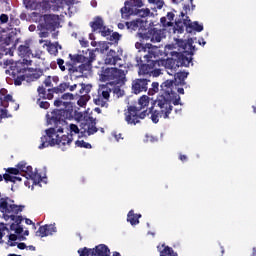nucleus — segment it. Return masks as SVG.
Masks as SVG:
<instances>
[{"label": "nucleus", "mask_w": 256, "mask_h": 256, "mask_svg": "<svg viewBox=\"0 0 256 256\" xmlns=\"http://www.w3.org/2000/svg\"><path fill=\"white\" fill-rule=\"evenodd\" d=\"M69 89V84L63 82L59 86L49 88L48 90L45 88V86L41 85L37 88V93L42 99L44 100H51L53 99V94H59V93H65Z\"/></svg>", "instance_id": "obj_11"}, {"label": "nucleus", "mask_w": 256, "mask_h": 256, "mask_svg": "<svg viewBox=\"0 0 256 256\" xmlns=\"http://www.w3.org/2000/svg\"><path fill=\"white\" fill-rule=\"evenodd\" d=\"M100 81L103 83L111 81L110 83L119 85V83H123V81H125V71L118 68L102 69L100 73Z\"/></svg>", "instance_id": "obj_10"}, {"label": "nucleus", "mask_w": 256, "mask_h": 256, "mask_svg": "<svg viewBox=\"0 0 256 256\" xmlns=\"http://www.w3.org/2000/svg\"><path fill=\"white\" fill-rule=\"evenodd\" d=\"M79 256H111V250L105 244H99L95 248L84 247L78 250Z\"/></svg>", "instance_id": "obj_12"}, {"label": "nucleus", "mask_w": 256, "mask_h": 256, "mask_svg": "<svg viewBox=\"0 0 256 256\" xmlns=\"http://www.w3.org/2000/svg\"><path fill=\"white\" fill-rule=\"evenodd\" d=\"M91 69L90 64H80L79 66L69 65L68 73L70 77L77 79L79 77H83V73H85V71H91Z\"/></svg>", "instance_id": "obj_16"}, {"label": "nucleus", "mask_w": 256, "mask_h": 256, "mask_svg": "<svg viewBox=\"0 0 256 256\" xmlns=\"http://www.w3.org/2000/svg\"><path fill=\"white\" fill-rule=\"evenodd\" d=\"M7 117V110L1 109L0 110V119H5Z\"/></svg>", "instance_id": "obj_63"}, {"label": "nucleus", "mask_w": 256, "mask_h": 256, "mask_svg": "<svg viewBox=\"0 0 256 256\" xmlns=\"http://www.w3.org/2000/svg\"><path fill=\"white\" fill-rule=\"evenodd\" d=\"M149 105V96L143 95L138 100V106L141 108V111H143L144 107H147Z\"/></svg>", "instance_id": "obj_34"}, {"label": "nucleus", "mask_w": 256, "mask_h": 256, "mask_svg": "<svg viewBox=\"0 0 256 256\" xmlns=\"http://www.w3.org/2000/svg\"><path fill=\"white\" fill-rule=\"evenodd\" d=\"M135 14H136L138 17L145 18V17H149V15H151V10H150L149 8H145V9H136V10H135Z\"/></svg>", "instance_id": "obj_36"}, {"label": "nucleus", "mask_w": 256, "mask_h": 256, "mask_svg": "<svg viewBox=\"0 0 256 256\" xmlns=\"http://www.w3.org/2000/svg\"><path fill=\"white\" fill-rule=\"evenodd\" d=\"M61 99H64L66 101L69 99V101H71V99H73V94L65 93V94L62 95Z\"/></svg>", "instance_id": "obj_60"}, {"label": "nucleus", "mask_w": 256, "mask_h": 256, "mask_svg": "<svg viewBox=\"0 0 256 256\" xmlns=\"http://www.w3.org/2000/svg\"><path fill=\"white\" fill-rule=\"evenodd\" d=\"M24 62H11V60H4V67H9L10 70H6V75H10L14 81V85H22L25 81V73L27 71V65H31L32 61L23 59Z\"/></svg>", "instance_id": "obj_3"}, {"label": "nucleus", "mask_w": 256, "mask_h": 256, "mask_svg": "<svg viewBox=\"0 0 256 256\" xmlns=\"http://www.w3.org/2000/svg\"><path fill=\"white\" fill-rule=\"evenodd\" d=\"M10 229H11V231H14L16 233V235H21V233H23V226H21V225L17 226L15 224H11Z\"/></svg>", "instance_id": "obj_43"}, {"label": "nucleus", "mask_w": 256, "mask_h": 256, "mask_svg": "<svg viewBox=\"0 0 256 256\" xmlns=\"http://www.w3.org/2000/svg\"><path fill=\"white\" fill-rule=\"evenodd\" d=\"M149 83L151 80L147 78H137L132 81L131 91L134 95H139L141 93H146L149 89Z\"/></svg>", "instance_id": "obj_15"}, {"label": "nucleus", "mask_w": 256, "mask_h": 256, "mask_svg": "<svg viewBox=\"0 0 256 256\" xmlns=\"http://www.w3.org/2000/svg\"><path fill=\"white\" fill-rule=\"evenodd\" d=\"M55 128L46 129V135L41 137V144L39 145V149H45L46 147H58L62 148V151H65V145H71L73 143V134L62 135L59 137L57 133H63V127L65 125L59 124Z\"/></svg>", "instance_id": "obj_2"}, {"label": "nucleus", "mask_w": 256, "mask_h": 256, "mask_svg": "<svg viewBox=\"0 0 256 256\" xmlns=\"http://www.w3.org/2000/svg\"><path fill=\"white\" fill-rule=\"evenodd\" d=\"M6 172L10 175H19V169L18 168H7Z\"/></svg>", "instance_id": "obj_57"}, {"label": "nucleus", "mask_w": 256, "mask_h": 256, "mask_svg": "<svg viewBox=\"0 0 256 256\" xmlns=\"http://www.w3.org/2000/svg\"><path fill=\"white\" fill-rule=\"evenodd\" d=\"M8 201H9V197L0 199V209H1L2 213H4V215H6L7 212L9 211V202Z\"/></svg>", "instance_id": "obj_33"}, {"label": "nucleus", "mask_w": 256, "mask_h": 256, "mask_svg": "<svg viewBox=\"0 0 256 256\" xmlns=\"http://www.w3.org/2000/svg\"><path fill=\"white\" fill-rule=\"evenodd\" d=\"M133 7H143V0H130Z\"/></svg>", "instance_id": "obj_56"}, {"label": "nucleus", "mask_w": 256, "mask_h": 256, "mask_svg": "<svg viewBox=\"0 0 256 256\" xmlns=\"http://www.w3.org/2000/svg\"><path fill=\"white\" fill-rule=\"evenodd\" d=\"M53 83H55V85H57V83H59V78L58 76H47L45 78V80L43 81V85H45V87H53Z\"/></svg>", "instance_id": "obj_32"}, {"label": "nucleus", "mask_w": 256, "mask_h": 256, "mask_svg": "<svg viewBox=\"0 0 256 256\" xmlns=\"http://www.w3.org/2000/svg\"><path fill=\"white\" fill-rule=\"evenodd\" d=\"M18 169V173H22V175L25 173V170L27 169V163L26 162H20L16 165Z\"/></svg>", "instance_id": "obj_46"}, {"label": "nucleus", "mask_w": 256, "mask_h": 256, "mask_svg": "<svg viewBox=\"0 0 256 256\" xmlns=\"http://www.w3.org/2000/svg\"><path fill=\"white\" fill-rule=\"evenodd\" d=\"M144 51H147L148 54H144V61L146 64H142L139 68V75H151L153 73V69H155V65L159 59V48L153 45H146L144 47Z\"/></svg>", "instance_id": "obj_6"}, {"label": "nucleus", "mask_w": 256, "mask_h": 256, "mask_svg": "<svg viewBox=\"0 0 256 256\" xmlns=\"http://www.w3.org/2000/svg\"><path fill=\"white\" fill-rule=\"evenodd\" d=\"M146 39H150L152 43H161V39H163L161 36V30L157 28L150 29L146 34Z\"/></svg>", "instance_id": "obj_21"}, {"label": "nucleus", "mask_w": 256, "mask_h": 256, "mask_svg": "<svg viewBox=\"0 0 256 256\" xmlns=\"http://www.w3.org/2000/svg\"><path fill=\"white\" fill-rule=\"evenodd\" d=\"M0 21L1 23H7L9 21V16L7 14H1Z\"/></svg>", "instance_id": "obj_59"}, {"label": "nucleus", "mask_w": 256, "mask_h": 256, "mask_svg": "<svg viewBox=\"0 0 256 256\" xmlns=\"http://www.w3.org/2000/svg\"><path fill=\"white\" fill-rule=\"evenodd\" d=\"M112 92L117 97V99H119V97H123V95H125V91L123 89H121V87H119V86H114L112 88Z\"/></svg>", "instance_id": "obj_41"}, {"label": "nucleus", "mask_w": 256, "mask_h": 256, "mask_svg": "<svg viewBox=\"0 0 256 256\" xmlns=\"http://www.w3.org/2000/svg\"><path fill=\"white\" fill-rule=\"evenodd\" d=\"M139 219H141V214H135L133 210L128 212L127 221L130 225H139Z\"/></svg>", "instance_id": "obj_27"}, {"label": "nucleus", "mask_w": 256, "mask_h": 256, "mask_svg": "<svg viewBox=\"0 0 256 256\" xmlns=\"http://www.w3.org/2000/svg\"><path fill=\"white\" fill-rule=\"evenodd\" d=\"M61 22H59V15L55 14H44L40 17L39 24L37 29L39 32V37L41 39H46L49 37V33H53L56 29H58Z\"/></svg>", "instance_id": "obj_5"}, {"label": "nucleus", "mask_w": 256, "mask_h": 256, "mask_svg": "<svg viewBox=\"0 0 256 256\" xmlns=\"http://www.w3.org/2000/svg\"><path fill=\"white\" fill-rule=\"evenodd\" d=\"M148 3H151L153 5H155V3H156V5L159 9H162V7H163V1H158L157 2V0H148Z\"/></svg>", "instance_id": "obj_58"}, {"label": "nucleus", "mask_w": 256, "mask_h": 256, "mask_svg": "<svg viewBox=\"0 0 256 256\" xmlns=\"http://www.w3.org/2000/svg\"><path fill=\"white\" fill-rule=\"evenodd\" d=\"M188 47L190 51L176 52V61L179 67H189L193 63V51H195V47L191 43L188 44Z\"/></svg>", "instance_id": "obj_14"}, {"label": "nucleus", "mask_w": 256, "mask_h": 256, "mask_svg": "<svg viewBox=\"0 0 256 256\" xmlns=\"http://www.w3.org/2000/svg\"><path fill=\"white\" fill-rule=\"evenodd\" d=\"M59 49H61V46L59 45L58 42H56L55 44L53 43L48 44V53L50 55H54L55 57H57V55H59Z\"/></svg>", "instance_id": "obj_30"}, {"label": "nucleus", "mask_w": 256, "mask_h": 256, "mask_svg": "<svg viewBox=\"0 0 256 256\" xmlns=\"http://www.w3.org/2000/svg\"><path fill=\"white\" fill-rule=\"evenodd\" d=\"M78 85L81 87L79 90L80 95H89V93H91V89H93V85L91 84L80 83Z\"/></svg>", "instance_id": "obj_31"}, {"label": "nucleus", "mask_w": 256, "mask_h": 256, "mask_svg": "<svg viewBox=\"0 0 256 256\" xmlns=\"http://www.w3.org/2000/svg\"><path fill=\"white\" fill-rule=\"evenodd\" d=\"M99 33L101 34L102 37H110L112 31L111 29L107 28V26H104Z\"/></svg>", "instance_id": "obj_47"}, {"label": "nucleus", "mask_w": 256, "mask_h": 256, "mask_svg": "<svg viewBox=\"0 0 256 256\" xmlns=\"http://www.w3.org/2000/svg\"><path fill=\"white\" fill-rule=\"evenodd\" d=\"M124 7L121 8L120 13H121V17L122 19L125 20H129L131 18V15H133V10L129 7H127V5H129V1H126L124 3Z\"/></svg>", "instance_id": "obj_29"}, {"label": "nucleus", "mask_w": 256, "mask_h": 256, "mask_svg": "<svg viewBox=\"0 0 256 256\" xmlns=\"http://www.w3.org/2000/svg\"><path fill=\"white\" fill-rule=\"evenodd\" d=\"M179 85L175 84L173 80H166L160 85V94L155 100V105L158 109L152 112V123H157L161 118L169 119V115L173 111V105L183 107L181 96L179 95H185V89L179 88Z\"/></svg>", "instance_id": "obj_1"}, {"label": "nucleus", "mask_w": 256, "mask_h": 256, "mask_svg": "<svg viewBox=\"0 0 256 256\" xmlns=\"http://www.w3.org/2000/svg\"><path fill=\"white\" fill-rule=\"evenodd\" d=\"M93 101L96 105H98L99 107H106L107 105V101L104 100V98L102 97L101 94H98L96 95L94 98H93Z\"/></svg>", "instance_id": "obj_35"}, {"label": "nucleus", "mask_w": 256, "mask_h": 256, "mask_svg": "<svg viewBox=\"0 0 256 256\" xmlns=\"http://www.w3.org/2000/svg\"><path fill=\"white\" fill-rule=\"evenodd\" d=\"M187 77H189V72H175L173 82L175 85H181L183 87L184 85H187V83L185 82V79H187Z\"/></svg>", "instance_id": "obj_23"}, {"label": "nucleus", "mask_w": 256, "mask_h": 256, "mask_svg": "<svg viewBox=\"0 0 256 256\" xmlns=\"http://www.w3.org/2000/svg\"><path fill=\"white\" fill-rule=\"evenodd\" d=\"M97 131H99V128H97V119L92 116L88 117V119L81 123L80 129L77 124H70V133H75V135H78L79 139L83 137L84 139H87V137L95 135Z\"/></svg>", "instance_id": "obj_7"}, {"label": "nucleus", "mask_w": 256, "mask_h": 256, "mask_svg": "<svg viewBox=\"0 0 256 256\" xmlns=\"http://www.w3.org/2000/svg\"><path fill=\"white\" fill-rule=\"evenodd\" d=\"M160 22L163 25V27H173V22H167V18L166 17H162L160 19Z\"/></svg>", "instance_id": "obj_55"}, {"label": "nucleus", "mask_w": 256, "mask_h": 256, "mask_svg": "<svg viewBox=\"0 0 256 256\" xmlns=\"http://www.w3.org/2000/svg\"><path fill=\"white\" fill-rule=\"evenodd\" d=\"M153 111L155 110H153L152 107L149 112L147 110L141 112V107L130 105L124 113L125 121L128 125H137V123H141V119H145L149 113L153 114Z\"/></svg>", "instance_id": "obj_9"}, {"label": "nucleus", "mask_w": 256, "mask_h": 256, "mask_svg": "<svg viewBox=\"0 0 256 256\" xmlns=\"http://www.w3.org/2000/svg\"><path fill=\"white\" fill-rule=\"evenodd\" d=\"M57 65L61 71H65L67 68L65 67V60L58 58Z\"/></svg>", "instance_id": "obj_54"}, {"label": "nucleus", "mask_w": 256, "mask_h": 256, "mask_svg": "<svg viewBox=\"0 0 256 256\" xmlns=\"http://www.w3.org/2000/svg\"><path fill=\"white\" fill-rule=\"evenodd\" d=\"M125 25L127 29H130L131 31H141V29L145 27V21L136 19L131 22H126Z\"/></svg>", "instance_id": "obj_24"}, {"label": "nucleus", "mask_w": 256, "mask_h": 256, "mask_svg": "<svg viewBox=\"0 0 256 256\" xmlns=\"http://www.w3.org/2000/svg\"><path fill=\"white\" fill-rule=\"evenodd\" d=\"M121 61V57L113 49L109 50L104 59L105 65H117Z\"/></svg>", "instance_id": "obj_19"}, {"label": "nucleus", "mask_w": 256, "mask_h": 256, "mask_svg": "<svg viewBox=\"0 0 256 256\" xmlns=\"http://www.w3.org/2000/svg\"><path fill=\"white\" fill-rule=\"evenodd\" d=\"M165 69L168 71V75H173L177 73V69L180 67L177 58H168L164 63Z\"/></svg>", "instance_id": "obj_20"}, {"label": "nucleus", "mask_w": 256, "mask_h": 256, "mask_svg": "<svg viewBox=\"0 0 256 256\" xmlns=\"http://www.w3.org/2000/svg\"><path fill=\"white\" fill-rule=\"evenodd\" d=\"M155 93H159V83L153 82L152 88L148 90V95H155Z\"/></svg>", "instance_id": "obj_42"}, {"label": "nucleus", "mask_w": 256, "mask_h": 256, "mask_svg": "<svg viewBox=\"0 0 256 256\" xmlns=\"http://www.w3.org/2000/svg\"><path fill=\"white\" fill-rule=\"evenodd\" d=\"M18 55L19 57H31L33 55V52L31 51V48L29 45H20L18 47Z\"/></svg>", "instance_id": "obj_28"}, {"label": "nucleus", "mask_w": 256, "mask_h": 256, "mask_svg": "<svg viewBox=\"0 0 256 256\" xmlns=\"http://www.w3.org/2000/svg\"><path fill=\"white\" fill-rule=\"evenodd\" d=\"M32 174H33V167L27 166L26 170H24V174H22V177H25L26 179H28L29 177H31Z\"/></svg>", "instance_id": "obj_50"}, {"label": "nucleus", "mask_w": 256, "mask_h": 256, "mask_svg": "<svg viewBox=\"0 0 256 256\" xmlns=\"http://www.w3.org/2000/svg\"><path fill=\"white\" fill-rule=\"evenodd\" d=\"M38 99L36 101L37 105L39 106L40 109H49L51 107V104L48 101H43L41 99H44L38 94Z\"/></svg>", "instance_id": "obj_37"}, {"label": "nucleus", "mask_w": 256, "mask_h": 256, "mask_svg": "<svg viewBox=\"0 0 256 256\" xmlns=\"http://www.w3.org/2000/svg\"><path fill=\"white\" fill-rule=\"evenodd\" d=\"M175 29L178 33H183L185 29L188 33H193V31L201 33V31H203V24H199L197 21L191 22L189 16L185 15L184 12H181L180 18L175 21Z\"/></svg>", "instance_id": "obj_8"}, {"label": "nucleus", "mask_w": 256, "mask_h": 256, "mask_svg": "<svg viewBox=\"0 0 256 256\" xmlns=\"http://www.w3.org/2000/svg\"><path fill=\"white\" fill-rule=\"evenodd\" d=\"M119 39H121V34H119V32H114V33L110 34L109 41L117 43L119 41Z\"/></svg>", "instance_id": "obj_49"}, {"label": "nucleus", "mask_w": 256, "mask_h": 256, "mask_svg": "<svg viewBox=\"0 0 256 256\" xmlns=\"http://www.w3.org/2000/svg\"><path fill=\"white\" fill-rule=\"evenodd\" d=\"M55 107H65L64 109H56L52 112L51 121H53L56 127L59 125H67V119L71 121L73 119V105L71 102H63L61 99H57L54 101Z\"/></svg>", "instance_id": "obj_4"}, {"label": "nucleus", "mask_w": 256, "mask_h": 256, "mask_svg": "<svg viewBox=\"0 0 256 256\" xmlns=\"http://www.w3.org/2000/svg\"><path fill=\"white\" fill-rule=\"evenodd\" d=\"M6 93H7V89L5 88L0 89V101L4 98Z\"/></svg>", "instance_id": "obj_64"}, {"label": "nucleus", "mask_w": 256, "mask_h": 256, "mask_svg": "<svg viewBox=\"0 0 256 256\" xmlns=\"http://www.w3.org/2000/svg\"><path fill=\"white\" fill-rule=\"evenodd\" d=\"M98 94L101 95L104 100L109 101V97H111V89L106 88L105 90L98 92Z\"/></svg>", "instance_id": "obj_44"}, {"label": "nucleus", "mask_w": 256, "mask_h": 256, "mask_svg": "<svg viewBox=\"0 0 256 256\" xmlns=\"http://www.w3.org/2000/svg\"><path fill=\"white\" fill-rule=\"evenodd\" d=\"M92 33H95L96 31H100L102 28L105 27V22L103 21V18L101 16H96L92 22L89 23Z\"/></svg>", "instance_id": "obj_25"}, {"label": "nucleus", "mask_w": 256, "mask_h": 256, "mask_svg": "<svg viewBox=\"0 0 256 256\" xmlns=\"http://www.w3.org/2000/svg\"><path fill=\"white\" fill-rule=\"evenodd\" d=\"M99 47L102 53H105V51L109 50V44L107 42H100Z\"/></svg>", "instance_id": "obj_53"}, {"label": "nucleus", "mask_w": 256, "mask_h": 256, "mask_svg": "<svg viewBox=\"0 0 256 256\" xmlns=\"http://www.w3.org/2000/svg\"><path fill=\"white\" fill-rule=\"evenodd\" d=\"M75 145L76 147H80V149H93L91 143L85 142V140H77Z\"/></svg>", "instance_id": "obj_38"}, {"label": "nucleus", "mask_w": 256, "mask_h": 256, "mask_svg": "<svg viewBox=\"0 0 256 256\" xmlns=\"http://www.w3.org/2000/svg\"><path fill=\"white\" fill-rule=\"evenodd\" d=\"M15 245H17V247L20 249V250H23V249H27V244H25L24 242H20L17 244V242H11L10 243V247H15Z\"/></svg>", "instance_id": "obj_52"}, {"label": "nucleus", "mask_w": 256, "mask_h": 256, "mask_svg": "<svg viewBox=\"0 0 256 256\" xmlns=\"http://www.w3.org/2000/svg\"><path fill=\"white\" fill-rule=\"evenodd\" d=\"M3 179L6 183H15V176H11L9 173H5Z\"/></svg>", "instance_id": "obj_51"}, {"label": "nucleus", "mask_w": 256, "mask_h": 256, "mask_svg": "<svg viewBox=\"0 0 256 256\" xmlns=\"http://www.w3.org/2000/svg\"><path fill=\"white\" fill-rule=\"evenodd\" d=\"M11 221H14V225H21L23 223V216H15V215H10L9 216Z\"/></svg>", "instance_id": "obj_45"}, {"label": "nucleus", "mask_w": 256, "mask_h": 256, "mask_svg": "<svg viewBox=\"0 0 256 256\" xmlns=\"http://www.w3.org/2000/svg\"><path fill=\"white\" fill-rule=\"evenodd\" d=\"M54 233H57V227L53 224H46L38 228L36 237H49V235H53Z\"/></svg>", "instance_id": "obj_17"}, {"label": "nucleus", "mask_w": 256, "mask_h": 256, "mask_svg": "<svg viewBox=\"0 0 256 256\" xmlns=\"http://www.w3.org/2000/svg\"><path fill=\"white\" fill-rule=\"evenodd\" d=\"M147 45H153L151 43H146V44H142V43H136V49H140V51H142L143 53H146V55H149L148 51H145V47H147Z\"/></svg>", "instance_id": "obj_48"}, {"label": "nucleus", "mask_w": 256, "mask_h": 256, "mask_svg": "<svg viewBox=\"0 0 256 256\" xmlns=\"http://www.w3.org/2000/svg\"><path fill=\"white\" fill-rule=\"evenodd\" d=\"M91 99V96L85 95V94H80V98L78 99V105L80 107H85L87 105V102Z\"/></svg>", "instance_id": "obj_40"}, {"label": "nucleus", "mask_w": 256, "mask_h": 256, "mask_svg": "<svg viewBox=\"0 0 256 256\" xmlns=\"http://www.w3.org/2000/svg\"><path fill=\"white\" fill-rule=\"evenodd\" d=\"M69 57L72 62L69 65L75 66L77 63H81V65H90V69H93V62L97 59L95 50H89L88 56H84L83 54H69Z\"/></svg>", "instance_id": "obj_13"}, {"label": "nucleus", "mask_w": 256, "mask_h": 256, "mask_svg": "<svg viewBox=\"0 0 256 256\" xmlns=\"http://www.w3.org/2000/svg\"><path fill=\"white\" fill-rule=\"evenodd\" d=\"M23 209H25V206L23 205H9L8 211L6 212V214H4L5 221H9V219L11 218L10 215L19 216V213H23Z\"/></svg>", "instance_id": "obj_18"}, {"label": "nucleus", "mask_w": 256, "mask_h": 256, "mask_svg": "<svg viewBox=\"0 0 256 256\" xmlns=\"http://www.w3.org/2000/svg\"><path fill=\"white\" fill-rule=\"evenodd\" d=\"M41 77H43V70L41 69H35L30 74L25 72V79H27V81H37V79Z\"/></svg>", "instance_id": "obj_26"}, {"label": "nucleus", "mask_w": 256, "mask_h": 256, "mask_svg": "<svg viewBox=\"0 0 256 256\" xmlns=\"http://www.w3.org/2000/svg\"><path fill=\"white\" fill-rule=\"evenodd\" d=\"M1 101H6L7 103H9V101H13V96H11V94H5Z\"/></svg>", "instance_id": "obj_61"}, {"label": "nucleus", "mask_w": 256, "mask_h": 256, "mask_svg": "<svg viewBox=\"0 0 256 256\" xmlns=\"http://www.w3.org/2000/svg\"><path fill=\"white\" fill-rule=\"evenodd\" d=\"M167 19L168 21L171 23V21H173L175 19V13L173 12H168L167 13Z\"/></svg>", "instance_id": "obj_62"}, {"label": "nucleus", "mask_w": 256, "mask_h": 256, "mask_svg": "<svg viewBox=\"0 0 256 256\" xmlns=\"http://www.w3.org/2000/svg\"><path fill=\"white\" fill-rule=\"evenodd\" d=\"M157 251L160 253V256H179L175 250L166 245L165 243L159 244L157 246Z\"/></svg>", "instance_id": "obj_22"}, {"label": "nucleus", "mask_w": 256, "mask_h": 256, "mask_svg": "<svg viewBox=\"0 0 256 256\" xmlns=\"http://www.w3.org/2000/svg\"><path fill=\"white\" fill-rule=\"evenodd\" d=\"M28 179H31L35 185H37V183H41L43 181L41 174H39L38 172H32V174L30 175V177Z\"/></svg>", "instance_id": "obj_39"}]
</instances>
